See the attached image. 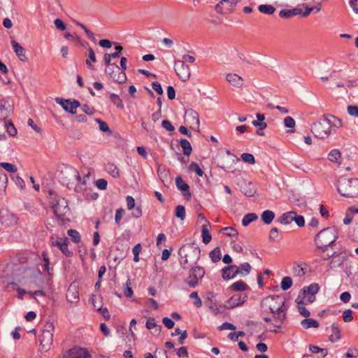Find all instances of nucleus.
Returning a JSON list of instances; mask_svg holds the SVG:
<instances>
[{
    "label": "nucleus",
    "mask_w": 358,
    "mask_h": 358,
    "mask_svg": "<svg viewBox=\"0 0 358 358\" xmlns=\"http://www.w3.org/2000/svg\"><path fill=\"white\" fill-rule=\"evenodd\" d=\"M59 179L60 182L69 189L73 188L78 192L82 191V187L79 185L81 178L78 171L73 166H64L60 170Z\"/></svg>",
    "instance_id": "obj_1"
},
{
    "label": "nucleus",
    "mask_w": 358,
    "mask_h": 358,
    "mask_svg": "<svg viewBox=\"0 0 358 358\" xmlns=\"http://www.w3.org/2000/svg\"><path fill=\"white\" fill-rule=\"evenodd\" d=\"M338 237V231L336 227H327L321 230L315 236L314 241L317 248L321 251L324 252L329 246L334 244Z\"/></svg>",
    "instance_id": "obj_2"
},
{
    "label": "nucleus",
    "mask_w": 358,
    "mask_h": 358,
    "mask_svg": "<svg viewBox=\"0 0 358 358\" xmlns=\"http://www.w3.org/2000/svg\"><path fill=\"white\" fill-rule=\"evenodd\" d=\"M336 187L338 193L343 196H358V178L341 176L338 180Z\"/></svg>",
    "instance_id": "obj_3"
},
{
    "label": "nucleus",
    "mask_w": 358,
    "mask_h": 358,
    "mask_svg": "<svg viewBox=\"0 0 358 358\" xmlns=\"http://www.w3.org/2000/svg\"><path fill=\"white\" fill-rule=\"evenodd\" d=\"M334 117L332 115H324L323 118L313 123L311 131L314 136L318 138H327L330 135L332 128L330 118Z\"/></svg>",
    "instance_id": "obj_4"
},
{
    "label": "nucleus",
    "mask_w": 358,
    "mask_h": 358,
    "mask_svg": "<svg viewBox=\"0 0 358 358\" xmlns=\"http://www.w3.org/2000/svg\"><path fill=\"white\" fill-rule=\"evenodd\" d=\"M262 306L266 312H270L273 314L287 311L285 300L278 295H270L265 297L262 301Z\"/></svg>",
    "instance_id": "obj_5"
},
{
    "label": "nucleus",
    "mask_w": 358,
    "mask_h": 358,
    "mask_svg": "<svg viewBox=\"0 0 358 358\" xmlns=\"http://www.w3.org/2000/svg\"><path fill=\"white\" fill-rule=\"evenodd\" d=\"M320 286L317 283H312L309 286L304 287L295 300L296 303H310L315 300V294L319 292Z\"/></svg>",
    "instance_id": "obj_6"
},
{
    "label": "nucleus",
    "mask_w": 358,
    "mask_h": 358,
    "mask_svg": "<svg viewBox=\"0 0 358 358\" xmlns=\"http://www.w3.org/2000/svg\"><path fill=\"white\" fill-rule=\"evenodd\" d=\"M52 201H51V206L53 210L55 215L60 220H63L64 216H66L70 209L68 207L67 201L64 198L59 197L55 196L54 198H52Z\"/></svg>",
    "instance_id": "obj_7"
},
{
    "label": "nucleus",
    "mask_w": 358,
    "mask_h": 358,
    "mask_svg": "<svg viewBox=\"0 0 358 358\" xmlns=\"http://www.w3.org/2000/svg\"><path fill=\"white\" fill-rule=\"evenodd\" d=\"M205 270L201 266H194L189 270V276L185 282L190 287L194 288L199 285V281L203 278Z\"/></svg>",
    "instance_id": "obj_8"
},
{
    "label": "nucleus",
    "mask_w": 358,
    "mask_h": 358,
    "mask_svg": "<svg viewBox=\"0 0 358 358\" xmlns=\"http://www.w3.org/2000/svg\"><path fill=\"white\" fill-rule=\"evenodd\" d=\"M174 69L176 74L182 81L185 82L189 80L190 77V69L189 66L184 62V61H176L174 64Z\"/></svg>",
    "instance_id": "obj_9"
},
{
    "label": "nucleus",
    "mask_w": 358,
    "mask_h": 358,
    "mask_svg": "<svg viewBox=\"0 0 358 358\" xmlns=\"http://www.w3.org/2000/svg\"><path fill=\"white\" fill-rule=\"evenodd\" d=\"M55 101L59 104L63 109L70 113L71 114H76L77 108L80 106V103L78 100L71 101L70 99H64L62 98H56Z\"/></svg>",
    "instance_id": "obj_10"
},
{
    "label": "nucleus",
    "mask_w": 358,
    "mask_h": 358,
    "mask_svg": "<svg viewBox=\"0 0 358 358\" xmlns=\"http://www.w3.org/2000/svg\"><path fill=\"white\" fill-rule=\"evenodd\" d=\"M184 117L185 122L189 125L191 129L199 130L200 122L197 112L193 109L187 110Z\"/></svg>",
    "instance_id": "obj_11"
},
{
    "label": "nucleus",
    "mask_w": 358,
    "mask_h": 358,
    "mask_svg": "<svg viewBox=\"0 0 358 358\" xmlns=\"http://www.w3.org/2000/svg\"><path fill=\"white\" fill-rule=\"evenodd\" d=\"M0 222L5 227H13L17 224L15 215L6 209L0 210Z\"/></svg>",
    "instance_id": "obj_12"
},
{
    "label": "nucleus",
    "mask_w": 358,
    "mask_h": 358,
    "mask_svg": "<svg viewBox=\"0 0 358 358\" xmlns=\"http://www.w3.org/2000/svg\"><path fill=\"white\" fill-rule=\"evenodd\" d=\"M248 299V295L245 294H236L228 299L224 306L227 308H234L243 305Z\"/></svg>",
    "instance_id": "obj_13"
},
{
    "label": "nucleus",
    "mask_w": 358,
    "mask_h": 358,
    "mask_svg": "<svg viewBox=\"0 0 358 358\" xmlns=\"http://www.w3.org/2000/svg\"><path fill=\"white\" fill-rule=\"evenodd\" d=\"M237 4L235 0H221L215 6L217 12L227 14L233 11L234 7Z\"/></svg>",
    "instance_id": "obj_14"
},
{
    "label": "nucleus",
    "mask_w": 358,
    "mask_h": 358,
    "mask_svg": "<svg viewBox=\"0 0 358 358\" xmlns=\"http://www.w3.org/2000/svg\"><path fill=\"white\" fill-rule=\"evenodd\" d=\"M52 336L53 334L50 333L42 331L39 336L41 351L47 352L50 349L52 343Z\"/></svg>",
    "instance_id": "obj_15"
},
{
    "label": "nucleus",
    "mask_w": 358,
    "mask_h": 358,
    "mask_svg": "<svg viewBox=\"0 0 358 358\" xmlns=\"http://www.w3.org/2000/svg\"><path fill=\"white\" fill-rule=\"evenodd\" d=\"M64 358H91V355L84 348L70 349Z\"/></svg>",
    "instance_id": "obj_16"
},
{
    "label": "nucleus",
    "mask_w": 358,
    "mask_h": 358,
    "mask_svg": "<svg viewBox=\"0 0 358 358\" xmlns=\"http://www.w3.org/2000/svg\"><path fill=\"white\" fill-rule=\"evenodd\" d=\"M241 272V270L236 265L226 266L222 269V278L224 280L234 278Z\"/></svg>",
    "instance_id": "obj_17"
},
{
    "label": "nucleus",
    "mask_w": 358,
    "mask_h": 358,
    "mask_svg": "<svg viewBox=\"0 0 358 358\" xmlns=\"http://www.w3.org/2000/svg\"><path fill=\"white\" fill-rule=\"evenodd\" d=\"M200 249L199 248H194L192 250V253L194 256V259L191 262H189L188 255H185L184 257H181L180 264L184 269H187L189 266L196 264L197 260L199 259Z\"/></svg>",
    "instance_id": "obj_18"
},
{
    "label": "nucleus",
    "mask_w": 358,
    "mask_h": 358,
    "mask_svg": "<svg viewBox=\"0 0 358 358\" xmlns=\"http://www.w3.org/2000/svg\"><path fill=\"white\" fill-rule=\"evenodd\" d=\"M11 45L14 52L16 54L19 59L22 62L27 61V57L26 55L24 48L14 40L11 41Z\"/></svg>",
    "instance_id": "obj_19"
},
{
    "label": "nucleus",
    "mask_w": 358,
    "mask_h": 358,
    "mask_svg": "<svg viewBox=\"0 0 358 358\" xmlns=\"http://www.w3.org/2000/svg\"><path fill=\"white\" fill-rule=\"evenodd\" d=\"M11 112V106L8 101L0 100V121H6Z\"/></svg>",
    "instance_id": "obj_20"
},
{
    "label": "nucleus",
    "mask_w": 358,
    "mask_h": 358,
    "mask_svg": "<svg viewBox=\"0 0 358 358\" xmlns=\"http://www.w3.org/2000/svg\"><path fill=\"white\" fill-rule=\"evenodd\" d=\"M226 79L234 87H241L243 85V78L236 73H228Z\"/></svg>",
    "instance_id": "obj_21"
},
{
    "label": "nucleus",
    "mask_w": 358,
    "mask_h": 358,
    "mask_svg": "<svg viewBox=\"0 0 358 358\" xmlns=\"http://www.w3.org/2000/svg\"><path fill=\"white\" fill-rule=\"evenodd\" d=\"M176 185L177 188L181 192H184L185 195L191 196L189 185L181 178L178 176L176 178Z\"/></svg>",
    "instance_id": "obj_22"
},
{
    "label": "nucleus",
    "mask_w": 358,
    "mask_h": 358,
    "mask_svg": "<svg viewBox=\"0 0 358 358\" xmlns=\"http://www.w3.org/2000/svg\"><path fill=\"white\" fill-rule=\"evenodd\" d=\"M51 245L59 248L62 253L67 257L73 255L72 252L69 250L67 243L65 241L63 242L61 240L53 241L51 243Z\"/></svg>",
    "instance_id": "obj_23"
},
{
    "label": "nucleus",
    "mask_w": 358,
    "mask_h": 358,
    "mask_svg": "<svg viewBox=\"0 0 358 358\" xmlns=\"http://www.w3.org/2000/svg\"><path fill=\"white\" fill-rule=\"evenodd\" d=\"M331 334L329 335L330 341L334 343L338 341L341 338V329L337 323H333L331 327Z\"/></svg>",
    "instance_id": "obj_24"
},
{
    "label": "nucleus",
    "mask_w": 358,
    "mask_h": 358,
    "mask_svg": "<svg viewBox=\"0 0 358 358\" xmlns=\"http://www.w3.org/2000/svg\"><path fill=\"white\" fill-rule=\"evenodd\" d=\"M67 300L71 303H76L79 301L78 292L76 287L71 285L66 293Z\"/></svg>",
    "instance_id": "obj_25"
},
{
    "label": "nucleus",
    "mask_w": 358,
    "mask_h": 358,
    "mask_svg": "<svg viewBox=\"0 0 358 358\" xmlns=\"http://www.w3.org/2000/svg\"><path fill=\"white\" fill-rule=\"evenodd\" d=\"M273 315H274V319H273V325L278 329L281 328L282 324L286 319V312H280V313H277Z\"/></svg>",
    "instance_id": "obj_26"
},
{
    "label": "nucleus",
    "mask_w": 358,
    "mask_h": 358,
    "mask_svg": "<svg viewBox=\"0 0 358 358\" xmlns=\"http://www.w3.org/2000/svg\"><path fill=\"white\" fill-rule=\"evenodd\" d=\"M294 211H289L283 213L278 217L277 222L282 224H289L293 221Z\"/></svg>",
    "instance_id": "obj_27"
},
{
    "label": "nucleus",
    "mask_w": 358,
    "mask_h": 358,
    "mask_svg": "<svg viewBox=\"0 0 358 358\" xmlns=\"http://www.w3.org/2000/svg\"><path fill=\"white\" fill-rule=\"evenodd\" d=\"M274 217L275 213L270 210H264L261 215L262 220L266 224H271L273 220Z\"/></svg>",
    "instance_id": "obj_28"
},
{
    "label": "nucleus",
    "mask_w": 358,
    "mask_h": 358,
    "mask_svg": "<svg viewBox=\"0 0 358 358\" xmlns=\"http://www.w3.org/2000/svg\"><path fill=\"white\" fill-rule=\"evenodd\" d=\"M105 170L113 178H118L120 176L119 169L113 163H107L105 166Z\"/></svg>",
    "instance_id": "obj_29"
},
{
    "label": "nucleus",
    "mask_w": 358,
    "mask_h": 358,
    "mask_svg": "<svg viewBox=\"0 0 358 358\" xmlns=\"http://www.w3.org/2000/svg\"><path fill=\"white\" fill-rule=\"evenodd\" d=\"M301 325L306 329L313 327L317 328L319 327V322L312 318H306L301 322Z\"/></svg>",
    "instance_id": "obj_30"
},
{
    "label": "nucleus",
    "mask_w": 358,
    "mask_h": 358,
    "mask_svg": "<svg viewBox=\"0 0 358 358\" xmlns=\"http://www.w3.org/2000/svg\"><path fill=\"white\" fill-rule=\"evenodd\" d=\"M243 192L247 196H253L257 192L255 185L252 182H249L248 184H246L245 187H243Z\"/></svg>",
    "instance_id": "obj_31"
},
{
    "label": "nucleus",
    "mask_w": 358,
    "mask_h": 358,
    "mask_svg": "<svg viewBox=\"0 0 358 358\" xmlns=\"http://www.w3.org/2000/svg\"><path fill=\"white\" fill-rule=\"evenodd\" d=\"M230 288L235 292H243L249 288L248 285L242 280L234 282Z\"/></svg>",
    "instance_id": "obj_32"
},
{
    "label": "nucleus",
    "mask_w": 358,
    "mask_h": 358,
    "mask_svg": "<svg viewBox=\"0 0 358 358\" xmlns=\"http://www.w3.org/2000/svg\"><path fill=\"white\" fill-rule=\"evenodd\" d=\"M258 10L266 15H272L275 11V8L270 4H262L258 6Z\"/></svg>",
    "instance_id": "obj_33"
},
{
    "label": "nucleus",
    "mask_w": 358,
    "mask_h": 358,
    "mask_svg": "<svg viewBox=\"0 0 358 358\" xmlns=\"http://www.w3.org/2000/svg\"><path fill=\"white\" fill-rule=\"evenodd\" d=\"M258 216L255 213H250L246 214L242 219V224L245 227L248 226L249 224L257 220Z\"/></svg>",
    "instance_id": "obj_34"
},
{
    "label": "nucleus",
    "mask_w": 358,
    "mask_h": 358,
    "mask_svg": "<svg viewBox=\"0 0 358 358\" xmlns=\"http://www.w3.org/2000/svg\"><path fill=\"white\" fill-rule=\"evenodd\" d=\"M185 155L189 157L192 152V148L190 143L186 139H181L180 142Z\"/></svg>",
    "instance_id": "obj_35"
},
{
    "label": "nucleus",
    "mask_w": 358,
    "mask_h": 358,
    "mask_svg": "<svg viewBox=\"0 0 358 358\" xmlns=\"http://www.w3.org/2000/svg\"><path fill=\"white\" fill-rule=\"evenodd\" d=\"M201 236L202 241L205 244H208L212 239V236L210 234L208 229L207 228V225L204 224L202 226L201 229Z\"/></svg>",
    "instance_id": "obj_36"
},
{
    "label": "nucleus",
    "mask_w": 358,
    "mask_h": 358,
    "mask_svg": "<svg viewBox=\"0 0 358 358\" xmlns=\"http://www.w3.org/2000/svg\"><path fill=\"white\" fill-rule=\"evenodd\" d=\"M112 79L117 83H123L127 80L126 73L122 70L119 69L118 72H115Z\"/></svg>",
    "instance_id": "obj_37"
},
{
    "label": "nucleus",
    "mask_w": 358,
    "mask_h": 358,
    "mask_svg": "<svg viewBox=\"0 0 358 358\" xmlns=\"http://www.w3.org/2000/svg\"><path fill=\"white\" fill-rule=\"evenodd\" d=\"M208 308L210 309V312L214 315H217V314L220 313L222 310H220V308L223 309L225 308L224 306H217L216 303L213 301V300H210V302H208Z\"/></svg>",
    "instance_id": "obj_38"
},
{
    "label": "nucleus",
    "mask_w": 358,
    "mask_h": 358,
    "mask_svg": "<svg viewBox=\"0 0 358 358\" xmlns=\"http://www.w3.org/2000/svg\"><path fill=\"white\" fill-rule=\"evenodd\" d=\"M221 255L222 254L220 248H215L210 252L209 256L211 259V261L214 263H216L221 259Z\"/></svg>",
    "instance_id": "obj_39"
},
{
    "label": "nucleus",
    "mask_w": 358,
    "mask_h": 358,
    "mask_svg": "<svg viewBox=\"0 0 358 358\" xmlns=\"http://www.w3.org/2000/svg\"><path fill=\"white\" fill-rule=\"evenodd\" d=\"M341 158V152L337 149L332 150L328 155L329 161L335 163H338V159Z\"/></svg>",
    "instance_id": "obj_40"
},
{
    "label": "nucleus",
    "mask_w": 358,
    "mask_h": 358,
    "mask_svg": "<svg viewBox=\"0 0 358 358\" xmlns=\"http://www.w3.org/2000/svg\"><path fill=\"white\" fill-rule=\"evenodd\" d=\"M175 216L180 218L181 220H184L186 216L185 208L182 205H178L175 209Z\"/></svg>",
    "instance_id": "obj_41"
},
{
    "label": "nucleus",
    "mask_w": 358,
    "mask_h": 358,
    "mask_svg": "<svg viewBox=\"0 0 358 358\" xmlns=\"http://www.w3.org/2000/svg\"><path fill=\"white\" fill-rule=\"evenodd\" d=\"M292 285V279L289 276H285L282 279L280 282V287L282 290L285 291L289 289Z\"/></svg>",
    "instance_id": "obj_42"
},
{
    "label": "nucleus",
    "mask_w": 358,
    "mask_h": 358,
    "mask_svg": "<svg viewBox=\"0 0 358 358\" xmlns=\"http://www.w3.org/2000/svg\"><path fill=\"white\" fill-rule=\"evenodd\" d=\"M67 234L71 237L73 242L78 243L80 241L81 237L79 232L75 229H69Z\"/></svg>",
    "instance_id": "obj_43"
},
{
    "label": "nucleus",
    "mask_w": 358,
    "mask_h": 358,
    "mask_svg": "<svg viewBox=\"0 0 358 358\" xmlns=\"http://www.w3.org/2000/svg\"><path fill=\"white\" fill-rule=\"evenodd\" d=\"M95 121L99 124V129L101 131L108 133L109 135L112 134V131L110 129L106 122L101 120V119H96Z\"/></svg>",
    "instance_id": "obj_44"
},
{
    "label": "nucleus",
    "mask_w": 358,
    "mask_h": 358,
    "mask_svg": "<svg viewBox=\"0 0 358 358\" xmlns=\"http://www.w3.org/2000/svg\"><path fill=\"white\" fill-rule=\"evenodd\" d=\"M110 101L116 105L118 108L122 109L124 108V104L122 101L120 99L119 96L116 94H110Z\"/></svg>",
    "instance_id": "obj_45"
},
{
    "label": "nucleus",
    "mask_w": 358,
    "mask_h": 358,
    "mask_svg": "<svg viewBox=\"0 0 358 358\" xmlns=\"http://www.w3.org/2000/svg\"><path fill=\"white\" fill-rule=\"evenodd\" d=\"M309 350L312 352V353H314V354H317V353H319V352H321L322 353V356L323 357H325L328 352H327V350L324 348H321L318 346H316V345H309Z\"/></svg>",
    "instance_id": "obj_46"
},
{
    "label": "nucleus",
    "mask_w": 358,
    "mask_h": 358,
    "mask_svg": "<svg viewBox=\"0 0 358 358\" xmlns=\"http://www.w3.org/2000/svg\"><path fill=\"white\" fill-rule=\"evenodd\" d=\"M5 127L6 129L7 132L11 136H15L17 134V129L14 127L13 124L9 121L4 122Z\"/></svg>",
    "instance_id": "obj_47"
},
{
    "label": "nucleus",
    "mask_w": 358,
    "mask_h": 358,
    "mask_svg": "<svg viewBox=\"0 0 358 358\" xmlns=\"http://www.w3.org/2000/svg\"><path fill=\"white\" fill-rule=\"evenodd\" d=\"M119 71V66L116 64H113L110 66H106L105 69V73L106 75L109 76L110 78H113L115 72Z\"/></svg>",
    "instance_id": "obj_48"
},
{
    "label": "nucleus",
    "mask_w": 358,
    "mask_h": 358,
    "mask_svg": "<svg viewBox=\"0 0 358 358\" xmlns=\"http://www.w3.org/2000/svg\"><path fill=\"white\" fill-rule=\"evenodd\" d=\"M0 166L9 173H15L17 171L15 165L8 162H1Z\"/></svg>",
    "instance_id": "obj_49"
},
{
    "label": "nucleus",
    "mask_w": 358,
    "mask_h": 358,
    "mask_svg": "<svg viewBox=\"0 0 358 358\" xmlns=\"http://www.w3.org/2000/svg\"><path fill=\"white\" fill-rule=\"evenodd\" d=\"M309 303H296L297 308L299 313L304 317H308L310 316V311L306 309L304 305L308 304Z\"/></svg>",
    "instance_id": "obj_50"
},
{
    "label": "nucleus",
    "mask_w": 358,
    "mask_h": 358,
    "mask_svg": "<svg viewBox=\"0 0 358 358\" xmlns=\"http://www.w3.org/2000/svg\"><path fill=\"white\" fill-rule=\"evenodd\" d=\"M189 169L192 171H194L200 177L203 175V171L196 162H192L189 166Z\"/></svg>",
    "instance_id": "obj_51"
},
{
    "label": "nucleus",
    "mask_w": 358,
    "mask_h": 358,
    "mask_svg": "<svg viewBox=\"0 0 358 358\" xmlns=\"http://www.w3.org/2000/svg\"><path fill=\"white\" fill-rule=\"evenodd\" d=\"M221 231L227 236H235L238 235V231L236 229L231 227H227L224 228H222Z\"/></svg>",
    "instance_id": "obj_52"
},
{
    "label": "nucleus",
    "mask_w": 358,
    "mask_h": 358,
    "mask_svg": "<svg viewBox=\"0 0 358 358\" xmlns=\"http://www.w3.org/2000/svg\"><path fill=\"white\" fill-rule=\"evenodd\" d=\"M125 214V210L123 208H118L115 212V222L117 225L120 226L121 220Z\"/></svg>",
    "instance_id": "obj_53"
},
{
    "label": "nucleus",
    "mask_w": 358,
    "mask_h": 358,
    "mask_svg": "<svg viewBox=\"0 0 358 358\" xmlns=\"http://www.w3.org/2000/svg\"><path fill=\"white\" fill-rule=\"evenodd\" d=\"M242 160L250 164H254L255 163V157L250 153H243L241 155Z\"/></svg>",
    "instance_id": "obj_54"
},
{
    "label": "nucleus",
    "mask_w": 358,
    "mask_h": 358,
    "mask_svg": "<svg viewBox=\"0 0 358 358\" xmlns=\"http://www.w3.org/2000/svg\"><path fill=\"white\" fill-rule=\"evenodd\" d=\"M189 297L191 299H194V301H193L194 305L196 308H200L202 306V301L200 299V297L198 295V293L196 292H193L189 294Z\"/></svg>",
    "instance_id": "obj_55"
},
{
    "label": "nucleus",
    "mask_w": 358,
    "mask_h": 358,
    "mask_svg": "<svg viewBox=\"0 0 358 358\" xmlns=\"http://www.w3.org/2000/svg\"><path fill=\"white\" fill-rule=\"evenodd\" d=\"M239 268L241 270V272L239 273V275L243 276L248 275L251 271V266L248 262L242 264Z\"/></svg>",
    "instance_id": "obj_56"
},
{
    "label": "nucleus",
    "mask_w": 358,
    "mask_h": 358,
    "mask_svg": "<svg viewBox=\"0 0 358 358\" xmlns=\"http://www.w3.org/2000/svg\"><path fill=\"white\" fill-rule=\"evenodd\" d=\"M293 16H294L293 9H284L279 12V17L281 18L287 19L292 17Z\"/></svg>",
    "instance_id": "obj_57"
},
{
    "label": "nucleus",
    "mask_w": 358,
    "mask_h": 358,
    "mask_svg": "<svg viewBox=\"0 0 358 358\" xmlns=\"http://www.w3.org/2000/svg\"><path fill=\"white\" fill-rule=\"evenodd\" d=\"M293 221L295 222L296 225L299 227H303L305 226V220L303 216L297 215L296 212H294Z\"/></svg>",
    "instance_id": "obj_58"
},
{
    "label": "nucleus",
    "mask_w": 358,
    "mask_h": 358,
    "mask_svg": "<svg viewBox=\"0 0 358 358\" xmlns=\"http://www.w3.org/2000/svg\"><path fill=\"white\" fill-rule=\"evenodd\" d=\"M141 251V245L140 243L136 244L132 249L134 254V261L138 262L139 261V253Z\"/></svg>",
    "instance_id": "obj_59"
},
{
    "label": "nucleus",
    "mask_w": 358,
    "mask_h": 358,
    "mask_svg": "<svg viewBox=\"0 0 358 358\" xmlns=\"http://www.w3.org/2000/svg\"><path fill=\"white\" fill-rule=\"evenodd\" d=\"M284 124L287 128L293 129L295 127V120L290 116H287L284 119Z\"/></svg>",
    "instance_id": "obj_60"
},
{
    "label": "nucleus",
    "mask_w": 358,
    "mask_h": 358,
    "mask_svg": "<svg viewBox=\"0 0 358 358\" xmlns=\"http://www.w3.org/2000/svg\"><path fill=\"white\" fill-rule=\"evenodd\" d=\"M352 311L350 309L345 310L343 313V320L345 322H350L353 320Z\"/></svg>",
    "instance_id": "obj_61"
},
{
    "label": "nucleus",
    "mask_w": 358,
    "mask_h": 358,
    "mask_svg": "<svg viewBox=\"0 0 358 358\" xmlns=\"http://www.w3.org/2000/svg\"><path fill=\"white\" fill-rule=\"evenodd\" d=\"M95 185L99 189L105 190L107 188L108 183L106 180L100 178L95 182Z\"/></svg>",
    "instance_id": "obj_62"
},
{
    "label": "nucleus",
    "mask_w": 358,
    "mask_h": 358,
    "mask_svg": "<svg viewBox=\"0 0 358 358\" xmlns=\"http://www.w3.org/2000/svg\"><path fill=\"white\" fill-rule=\"evenodd\" d=\"M279 236L278 229L276 227H273L271 229L269 233L268 239L270 241H275Z\"/></svg>",
    "instance_id": "obj_63"
},
{
    "label": "nucleus",
    "mask_w": 358,
    "mask_h": 358,
    "mask_svg": "<svg viewBox=\"0 0 358 358\" xmlns=\"http://www.w3.org/2000/svg\"><path fill=\"white\" fill-rule=\"evenodd\" d=\"M348 113L352 116L358 117V106H348Z\"/></svg>",
    "instance_id": "obj_64"
}]
</instances>
